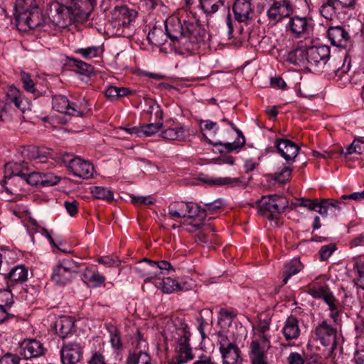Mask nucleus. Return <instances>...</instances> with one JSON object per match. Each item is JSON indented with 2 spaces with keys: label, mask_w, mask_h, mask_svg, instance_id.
<instances>
[{
  "label": "nucleus",
  "mask_w": 364,
  "mask_h": 364,
  "mask_svg": "<svg viewBox=\"0 0 364 364\" xmlns=\"http://www.w3.org/2000/svg\"><path fill=\"white\" fill-rule=\"evenodd\" d=\"M166 34L161 28H153L147 36L149 42L156 46L164 44L168 37L175 46L187 51L197 49L206 38L205 30L201 26L196 14L190 11L180 18L169 16L165 21Z\"/></svg>",
  "instance_id": "f257e3e1"
},
{
  "label": "nucleus",
  "mask_w": 364,
  "mask_h": 364,
  "mask_svg": "<svg viewBox=\"0 0 364 364\" xmlns=\"http://www.w3.org/2000/svg\"><path fill=\"white\" fill-rule=\"evenodd\" d=\"M257 203L258 213L270 220L276 218L275 215L283 213L289 205L287 199L279 195L264 196Z\"/></svg>",
  "instance_id": "f03ea898"
},
{
  "label": "nucleus",
  "mask_w": 364,
  "mask_h": 364,
  "mask_svg": "<svg viewBox=\"0 0 364 364\" xmlns=\"http://www.w3.org/2000/svg\"><path fill=\"white\" fill-rule=\"evenodd\" d=\"M173 328L176 332L170 336V339L176 340L177 345L175 348L176 354L171 358L178 363H186L193 359L192 349L188 343L190 333L186 329V325L180 328Z\"/></svg>",
  "instance_id": "7ed1b4c3"
},
{
  "label": "nucleus",
  "mask_w": 364,
  "mask_h": 364,
  "mask_svg": "<svg viewBox=\"0 0 364 364\" xmlns=\"http://www.w3.org/2000/svg\"><path fill=\"white\" fill-rule=\"evenodd\" d=\"M218 345L222 364H242L241 350L234 341L223 333H218Z\"/></svg>",
  "instance_id": "20e7f679"
},
{
  "label": "nucleus",
  "mask_w": 364,
  "mask_h": 364,
  "mask_svg": "<svg viewBox=\"0 0 364 364\" xmlns=\"http://www.w3.org/2000/svg\"><path fill=\"white\" fill-rule=\"evenodd\" d=\"M79 267V264L72 259L59 260L53 268L51 281L60 286L67 284L78 272Z\"/></svg>",
  "instance_id": "39448f33"
},
{
  "label": "nucleus",
  "mask_w": 364,
  "mask_h": 364,
  "mask_svg": "<svg viewBox=\"0 0 364 364\" xmlns=\"http://www.w3.org/2000/svg\"><path fill=\"white\" fill-rule=\"evenodd\" d=\"M11 104L22 112L30 109V105L21 97L20 90L11 86L6 94V102L0 101V122L9 119L8 109Z\"/></svg>",
  "instance_id": "423d86ee"
},
{
  "label": "nucleus",
  "mask_w": 364,
  "mask_h": 364,
  "mask_svg": "<svg viewBox=\"0 0 364 364\" xmlns=\"http://www.w3.org/2000/svg\"><path fill=\"white\" fill-rule=\"evenodd\" d=\"M62 161L75 176L83 179H89L93 176L94 166L88 161L68 154L63 156Z\"/></svg>",
  "instance_id": "0eeeda50"
},
{
  "label": "nucleus",
  "mask_w": 364,
  "mask_h": 364,
  "mask_svg": "<svg viewBox=\"0 0 364 364\" xmlns=\"http://www.w3.org/2000/svg\"><path fill=\"white\" fill-rule=\"evenodd\" d=\"M78 14L76 9L65 6L58 2L52 4L48 12V20L53 25L65 27Z\"/></svg>",
  "instance_id": "6e6552de"
},
{
  "label": "nucleus",
  "mask_w": 364,
  "mask_h": 364,
  "mask_svg": "<svg viewBox=\"0 0 364 364\" xmlns=\"http://www.w3.org/2000/svg\"><path fill=\"white\" fill-rule=\"evenodd\" d=\"M136 17V12L126 6H116L112 11L111 26L116 29L115 34L125 36L124 28H129Z\"/></svg>",
  "instance_id": "1a4fd4ad"
},
{
  "label": "nucleus",
  "mask_w": 364,
  "mask_h": 364,
  "mask_svg": "<svg viewBox=\"0 0 364 364\" xmlns=\"http://www.w3.org/2000/svg\"><path fill=\"white\" fill-rule=\"evenodd\" d=\"M330 55L328 46H312L306 50V62L316 71L319 72L325 68Z\"/></svg>",
  "instance_id": "9d476101"
},
{
  "label": "nucleus",
  "mask_w": 364,
  "mask_h": 364,
  "mask_svg": "<svg viewBox=\"0 0 364 364\" xmlns=\"http://www.w3.org/2000/svg\"><path fill=\"white\" fill-rule=\"evenodd\" d=\"M144 262L147 264H139L136 270L140 277L144 279L146 282L157 277L161 274V270H168L171 267V264L165 260L153 262L146 258Z\"/></svg>",
  "instance_id": "9b49d317"
},
{
  "label": "nucleus",
  "mask_w": 364,
  "mask_h": 364,
  "mask_svg": "<svg viewBox=\"0 0 364 364\" xmlns=\"http://www.w3.org/2000/svg\"><path fill=\"white\" fill-rule=\"evenodd\" d=\"M48 18L42 15L38 6L31 8L29 13L19 14L16 17L17 26H27L31 29H36L43 27Z\"/></svg>",
  "instance_id": "f8f14e48"
},
{
  "label": "nucleus",
  "mask_w": 364,
  "mask_h": 364,
  "mask_svg": "<svg viewBox=\"0 0 364 364\" xmlns=\"http://www.w3.org/2000/svg\"><path fill=\"white\" fill-rule=\"evenodd\" d=\"M315 336L323 346H334L336 344L337 330L327 321H322L315 328Z\"/></svg>",
  "instance_id": "ddd939ff"
},
{
  "label": "nucleus",
  "mask_w": 364,
  "mask_h": 364,
  "mask_svg": "<svg viewBox=\"0 0 364 364\" xmlns=\"http://www.w3.org/2000/svg\"><path fill=\"white\" fill-rule=\"evenodd\" d=\"M293 12V9L288 1L282 0L275 1L267 11L269 20L274 24L281 21L283 18L289 17Z\"/></svg>",
  "instance_id": "4468645a"
},
{
  "label": "nucleus",
  "mask_w": 364,
  "mask_h": 364,
  "mask_svg": "<svg viewBox=\"0 0 364 364\" xmlns=\"http://www.w3.org/2000/svg\"><path fill=\"white\" fill-rule=\"evenodd\" d=\"M53 108L57 112L75 117H82L84 111L76 105L71 103L65 96L56 95L53 97Z\"/></svg>",
  "instance_id": "2eb2a0df"
},
{
  "label": "nucleus",
  "mask_w": 364,
  "mask_h": 364,
  "mask_svg": "<svg viewBox=\"0 0 364 364\" xmlns=\"http://www.w3.org/2000/svg\"><path fill=\"white\" fill-rule=\"evenodd\" d=\"M46 350L43 345L36 339H26L20 345V353L25 359L41 357Z\"/></svg>",
  "instance_id": "dca6fc26"
},
{
  "label": "nucleus",
  "mask_w": 364,
  "mask_h": 364,
  "mask_svg": "<svg viewBox=\"0 0 364 364\" xmlns=\"http://www.w3.org/2000/svg\"><path fill=\"white\" fill-rule=\"evenodd\" d=\"M275 146L288 164L294 161L299 151V147L295 143L287 139H277Z\"/></svg>",
  "instance_id": "f3484780"
},
{
  "label": "nucleus",
  "mask_w": 364,
  "mask_h": 364,
  "mask_svg": "<svg viewBox=\"0 0 364 364\" xmlns=\"http://www.w3.org/2000/svg\"><path fill=\"white\" fill-rule=\"evenodd\" d=\"M82 348L76 343L64 344L60 350L63 364H76L82 358Z\"/></svg>",
  "instance_id": "a211bd4d"
},
{
  "label": "nucleus",
  "mask_w": 364,
  "mask_h": 364,
  "mask_svg": "<svg viewBox=\"0 0 364 364\" xmlns=\"http://www.w3.org/2000/svg\"><path fill=\"white\" fill-rule=\"evenodd\" d=\"M328 37L333 46L341 48H346L350 40L348 31L341 26H330Z\"/></svg>",
  "instance_id": "6ab92c4d"
},
{
  "label": "nucleus",
  "mask_w": 364,
  "mask_h": 364,
  "mask_svg": "<svg viewBox=\"0 0 364 364\" xmlns=\"http://www.w3.org/2000/svg\"><path fill=\"white\" fill-rule=\"evenodd\" d=\"M235 19L244 22L250 18L253 10L249 0H235L232 6Z\"/></svg>",
  "instance_id": "aec40b11"
},
{
  "label": "nucleus",
  "mask_w": 364,
  "mask_h": 364,
  "mask_svg": "<svg viewBox=\"0 0 364 364\" xmlns=\"http://www.w3.org/2000/svg\"><path fill=\"white\" fill-rule=\"evenodd\" d=\"M5 279L8 286L22 284L28 279V269L24 265H17L10 270Z\"/></svg>",
  "instance_id": "412c9836"
},
{
  "label": "nucleus",
  "mask_w": 364,
  "mask_h": 364,
  "mask_svg": "<svg viewBox=\"0 0 364 364\" xmlns=\"http://www.w3.org/2000/svg\"><path fill=\"white\" fill-rule=\"evenodd\" d=\"M267 350L260 346L257 341H252L249 353L251 364H267Z\"/></svg>",
  "instance_id": "4be33fe9"
},
{
  "label": "nucleus",
  "mask_w": 364,
  "mask_h": 364,
  "mask_svg": "<svg viewBox=\"0 0 364 364\" xmlns=\"http://www.w3.org/2000/svg\"><path fill=\"white\" fill-rule=\"evenodd\" d=\"M309 26V22L306 18L294 16L290 18L287 28H289L296 37H300L302 34L308 32Z\"/></svg>",
  "instance_id": "5701e85b"
},
{
  "label": "nucleus",
  "mask_w": 364,
  "mask_h": 364,
  "mask_svg": "<svg viewBox=\"0 0 364 364\" xmlns=\"http://www.w3.org/2000/svg\"><path fill=\"white\" fill-rule=\"evenodd\" d=\"M160 136L166 140L186 141L189 136L188 131L181 125L164 129Z\"/></svg>",
  "instance_id": "b1692460"
},
{
  "label": "nucleus",
  "mask_w": 364,
  "mask_h": 364,
  "mask_svg": "<svg viewBox=\"0 0 364 364\" xmlns=\"http://www.w3.org/2000/svg\"><path fill=\"white\" fill-rule=\"evenodd\" d=\"M282 332L287 340L297 338L300 334L297 318L293 316H289L285 321Z\"/></svg>",
  "instance_id": "393cba45"
},
{
  "label": "nucleus",
  "mask_w": 364,
  "mask_h": 364,
  "mask_svg": "<svg viewBox=\"0 0 364 364\" xmlns=\"http://www.w3.org/2000/svg\"><path fill=\"white\" fill-rule=\"evenodd\" d=\"M74 321L71 317L63 316H60L55 322L56 333L62 338H66L73 331Z\"/></svg>",
  "instance_id": "a878e982"
},
{
  "label": "nucleus",
  "mask_w": 364,
  "mask_h": 364,
  "mask_svg": "<svg viewBox=\"0 0 364 364\" xmlns=\"http://www.w3.org/2000/svg\"><path fill=\"white\" fill-rule=\"evenodd\" d=\"M321 208L318 210V213L323 216H326L328 210L336 215L345 205L344 202L335 199H321Z\"/></svg>",
  "instance_id": "bb28decb"
},
{
  "label": "nucleus",
  "mask_w": 364,
  "mask_h": 364,
  "mask_svg": "<svg viewBox=\"0 0 364 364\" xmlns=\"http://www.w3.org/2000/svg\"><path fill=\"white\" fill-rule=\"evenodd\" d=\"M82 279L85 283L92 287H98L105 281V277L93 267H87L82 273Z\"/></svg>",
  "instance_id": "cd10ccee"
},
{
  "label": "nucleus",
  "mask_w": 364,
  "mask_h": 364,
  "mask_svg": "<svg viewBox=\"0 0 364 364\" xmlns=\"http://www.w3.org/2000/svg\"><path fill=\"white\" fill-rule=\"evenodd\" d=\"M21 80L23 83L24 90L33 95L35 98L43 95L46 91L40 90L38 85L33 82L31 75L26 72H21L20 74Z\"/></svg>",
  "instance_id": "c85d7f7f"
},
{
  "label": "nucleus",
  "mask_w": 364,
  "mask_h": 364,
  "mask_svg": "<svg viewBox=\"0 0 364 364\" xmlns=\"http://www.w3.org/2000/svg\"><path fill=\"white\" fill-rule=\"evenodd\" d=\"M127 364H154L149 354L145 351L140 350L138 346L134 352L129 355L127 359Z\"/></svg>",
  "instance_id": "c756f323"
},
{
  "label": "nucleus",
  "mask_w": 364,
  "mask_h": 364,
  "mask_svg": "<svg viewBox=\"0 0 364 364\" xmlns=\"http://www.w3.org/2000/svg\"><path fill=\"white\" fill-rule=\"evenodd\" d=\"M13 304V296L10 291H0V313L2 317L0 318V322L4 321L9 316L8 310L11 308Z\"/></svg>",
  "instance_id": "7c9ffc66"
},
{
  "label": "nucleus",
  "mask_w": 364,
  "mask_h": 364,
  "mask_svg": "<svg viewBox=\"0 0 364 364\" xmlns=\"http://www.w3.org/2000/svg\"><path fill=\"white\" fill-rule=\"evenodd\" d=\"M303 269V264L300 262L299 259L294 258L286 264L284 270L283 272V280L282 284H286L293 275L296 274Z\"/></svg>",
  "instance_id": "2f4dec72"
},
{
  "label": "nucleus",
  "mask_w": 364,
  "mask_h": 364,
  "mask_svg": "<svg viewBox=\"0 0 364 364\" xmlns=\"http://www.w3.org/2000/svg\"><path fill=\"white\" fill-rule=\"evenodd\" d=\"M156 116L160 119V121L156 123H149L141 126L142 136H151L156 134L162 127V110H157Z\"/></svg>",
  "instance_id": "473e14b6"
},
{
  "label": "nucleus",
  "mask_w": 364,
  "mask_h": 364,
  "mask_svg": "<svg viewBox=\"0 0 364 364\" xmlns=\"http://www.w3.org/2000/svg\"><path fill=\"white\" fill-rule=\"evenodd\" d=\"M187 210V203L183 201H174L168 207V214L171 218H185Z\"/></svg>",
  "instance_id": "72a5a7b5"
},
{
  "label": "nucleus",
  "mask_w": 364,
  "mask_h": 364,
  "mask_svg": "<svg viewBox=\"0 0 364 364\" xmlns=\"http://www.w3.org/2000/svg\"><path fill=\"white\" fill-rule=\"evenodd\" d=\"M307 292L315 299H322L324 301L332 295L327 285L316 287L314 284L308 287Z\"/></svg>",
  "instance_id": "f704fd0d"
},
{
  "label": "nucleus",
  "mask_w": 364,
  "mask_h": 364,
  "mask_svg": "<svg viewBox=\"0 0 364 364\" xmlns=\"http://www.w3.org/2000/svg\"><path fill=\"white\" fill-rule=\"evenodd\" d=\"M286 60L294 65H301L306 61V50L296 48L288 53Z\"/></svg>",
  "instance_id": "c9c22d12"
},
{
  "label": "nucleus",
  "mask_w": 364,
  "mask_h": 364,
  "mask_svg": "<svg viewBox=\"0 0 364 364\" xmlns=\"http://www.w3.org/2000/svg\"><path fill=\"white\" fill-rule=\"evenodd\" d=\"M337 9L335 0H326L320 7V13L326 20H332Z\"/></svg>",
  "instance_id": "e433bc0d"
},
{
  "label": "nucleus",
  "mask_w": 364,
  "mask_h": 364,
  "mask_svg": "<svg viewBox=\"0 0 364 364\" xmlns=\"http://www.w3.org/2000/svg\"><path fill=\"white\" fill-rule=\"evenodd\" d=\"M27 152L28 157L36 161H42V158H48L51 155L50 150L45 147L32 146L27 149Z\"/></svg>",
  "instance_id": "4c0bfd02"
},
{
  "label": "nucleus",
  "mask_w": 364,
  "mask_h": 364,
  "mask_svg": "<svg viewBox=\"0 0 364 364\" xmlns=\"http://www.w3.org/2000/svg\"><path fill=\"white\" fill-rule=\"evenodd\" d=\"M186 212V218H198L199 220L203 221L206 217V213L203 211V209L191 202L187 203V210Z\"/></svg>",
  "instance_id": "58836bf2"
},
{
  "label": "nucleus",
  "mask_w": 364,
  "mask_h": 364,
  "mask_svg": "<svg viewBox=\"0 0 364 364\" xmlns=\"http://www.w3.org/2000/svg\"><path fill=\"white\" fill-rule=\"evenodd\" d=\"M223 5L221 0H200V6L206 14L215 13Z\"/></svg>",
  "instance_id": "ea45409f"
},
{
  "label": "nucleus",
  "mask_w": 364,
  "mask_h": 364,
  "mask_svg": "<svg viewBox=\"0 0 364 364\" xmlns=\"http://www.w3.org/2000/svg\"><path fill=\"white\" fill-rule=\"evenodd\" d=\"M161 288L162 291L166 294L172 293L174 291H181L183 289L178 281L171 277H166L163 279L161 283Z\"/></svg>",
  "instance_id": "a19ab883"
},
{
  "label": "nucleus",
  "mask_w": 364,
  "mask_h": 364,
  "mask_svg": "<svg viewBox=\"0 0 364 364\" xmlns=\"http://www.w3.org/2000/svg\"><path fill=\"white\" fill-rule=\"evenodd\" d=\"M90 192L93 196L97 199L111 200L114 198L112 191L110 189L102 186L91 187Z\"/></svg>",
  "instance_id": "79ce46f5"
},
{
  "label": "nucleus",
  "mask_w": 364,
  "mask_h": 364,
  "mask_svg": "<svg viewBox=\"0 0 364 364\" xmlns=\"http://www.w3.org/2000/svg\"><path fill=\"white\" fill-rule=\"evenodd\" d=\"M37 6L34 0H16L15 4L16 17L19 14L29 13L31 8Z\"/></svg>",
  "instance_id": "37998d69"
},
{
  "label": "nucleus",
  "mask_w": 364,
  "mask_h": 364,
  "mask_svg": "<svg viewBox=\"0 0 364 364\" xmlns=\"http://www.w3.org/2000/svg\"><path fill=\"white\" fill-rule=\"evenodd\" d=\"M205 183L211 186H224L230 185L232 183H241L240 178H230V177H218V178H210L204 180Z\"/></svg>",
  "instance_id": "c03bdc74"
},
{
  "label": "nucleus",
  "mask_w": 364,
  "mask_h": 364,
  "mask_svg": "<svg viewBox=\"0 0 364 364\" xmlns=\"http://www.w3.org/2000/svg\"><path fill=\"white\" fill-rule=\"evenodd\" d=\"M356 153L358 154H363L364 153V140L363 139H355L346 148L345 156Z\"/></svg>",
  "instance_id": "a18cd8bd"
},
{
  "label": "nucleus",
  "mask_w": 364,
  "mask_h": 364,
  "mask_svg": "<svg viewBox=\"0 0 364 364\" xmlns=\"http://www.w3.org/2000/svg\"><path fill=\"white\" fill-rule=\"evenodd\" d=\"M296 205L307 208L309 210L317 211L321 208V199L310 200L304 198L298 199Z\"/></svg>",
  "instance_id": "49530a36"
},
{
  "label": "nucleus",
  "mask_w": 364,
  "mask_h": 364,
  "mask_svg": "<svg viewBox=\"0 0 364 364\" xmlns=\"http://www.w3.org/2000/svg\"><path fill=\"white\" fill-rule=\"evenodd\" d=\"M6 173L11 171L10 176H20L23 179L27 173H24L22 171V166L21 163H8L5 166Z\"/></svg>",
  "instance_id": "de8ad7c7"
},
{
  "label": "nucleus",
  "mask_w": 364,
  "mask_h": 364,
  "mask_svg": "<svg viewBox=\"0 0 364 364\" xmlns=\"http://www.w3.org/2000/svg\"><path fill=\"white\" fill-rule=\"evenodd\" d=\"M292 168L289 166H284L281 171L274 173L273 179L279 183H284L291 176Z\"/></svg>",
  "instance_id": "09e8293b"
},
{
  "label": "nucleus",
  "mask_w": 364,
  "mask_h": 364,
  "mask_svg": "<svg viewBox=\"0 0 364 364\" xmlns=\"http://www.w3.org/2000/svg\"><path fill=\"white\" fill-rule=\"evenodd\" d=\"M100 48L97 46H90L84 48H79L76 53L85 59H91L98 56Z\"/></svg>",
  "instance_id": "8fccbe9b"
},
{
  "label": "nucleus",
  "mask_w": 364,
  "mask_h": 364,
  "mask_svg": "<svg viewBox=\"0 0 364 364\" xmlns=\"http://www.w3.org/2000/svg\"><path fill=\"white\" fill-rule=\"evenodd\" d=\"M204 206L205 208H203V211H204L207 215L208 214H212L220 210L223 207V203L221 199H218L213 202L205 203Z\"/></svg>",
  "instance_id": "3c124183"
},
{
  "label": "nucleus",
  "mask_w": 364,
  "mask_h": 364,
  "mask_svg": "<svg viewBox=\"0 0 364 364\" xmlns=\"http://www.w3.org/2000/svg\"><path fill=\"white\" fill-rule=\"evenodd\" d=\"M23 179L31 186L41 184L42 175L34 170L31 171L29 174L26 175Z\"/></svg>",
  "instance_id": "603ef678"
},
{
  "label": "nucleus",
  "mask_w": 364,
  "mask_h": 364,
  "mask_svg": "<svg viewBox=\"0 0 364 364\" xmlns=\"http://www.w3.org/2000/svg\"><path fill=\"white\" fill-rule=\"evenodd\" d=\"M60 178L53 173L42 175L41 185L43 186H52L58 183Z\"/></svg>",
  "instance_id": "864d4df0"
},
{
  "label": "nucleus",
  "mask_w": 364,
  "mask_h": 364,
  "mask_svg": "<svg viewBox=\"0 0 364 364\" xmlns=\"http://www.w3.org/2000/svg\"><path fill=\"white\" fill-rule=\"evenodd\" d=\"M74 65L76 68L80 69L82 73L86 75H90L94 72V68L92 65L77 59H73Z\"/></svg>",
  "instance_id": "5fc2aeb1"
},
{
  "label": "nucleus",
  "mask_w": 364,
  "mask_h": 364,
  "mask_svg": "<svg viewBox=\"0 0 364 364\" xmlns=\"http://www.w3.org/2000/svg\"><path fill=\"white\" fill-rule=\"evenodd\" d=\"M200 130L203 132L204 130H213L215 134L218 131V127L215 122L210 120H202L200 122ZM203 136L208 140L205 133H203Z\"/></svg>",
  "instance_id": "6e6d98bb"
},
{
  "label": "nucleus",
  "mask_w": 364,
  "mask_h": 364,
  "mask_svg": "<svg viewBox=\"0 0 364 364\" xmlns=\"http://www.w3.org/2000/svg\"><path fill=\"white\" fill-rule=\"evenodd\" d=\"M19 357L11 353H7L0 358V364H19Z\"/></svg>",
  "instance_id": "4d7b16f0"
},
{
  "label": "nucleus",
  "mask_w": 364,
  "mask_h": 364,
  "mask_svg": "<svg viewBox=\"0 0 364 364\" xmlns=\"http://www.w3.org/2000/svg\"><path fill=\"white\" fill-rule=\"evenodd\" d=\"M287 364H304V355L297 352L291 353L287 358Z\"/></svg>",
  "instance_id": "13d9d810"
},
{
  "label": "nucleus",
  "mask_w": 364,
  "mask_h": 364,
  "mask_svg": "<svg viewBox=\"0 0 364 364\" xmlns=\"http://www.w3.org/2000/svg\"><path fill=\"white\" fill-rule=\"evenodd\" d=\"M131 202L134 205H152L154 203L149 197L135 196H131Z\"/></svg>",
  "instance_id": "bf43d9fd"
},
{
  "label": "nucleus",
  "mask_w": 364,
  "mask_h": 364,
  "mask_svg": "<svg viewBox=\"0 0 364 364\" xmlns=\"http://www.w3.org/2000/svg\"><path fill=\"white\" fill-rule=\"evenodd\" d=\"M110 343L112 346L115 349H120L122 347L119 332L116 328L110 331Z\"/></svg>",
  "instance_id": "052dcab7"
},
{
  "label": "nucleus",
  "mask_w": 364,
  "mask_h": 364,
  "mask_svg": "<svg viewBox=\"0 0 364 364\" xmlns=\"http://www.w3.org/2000/svg\"><path fill=\"white\" fill-rule=\"evenodd\" d=\"M64 207L70 216H75L77 214L78 203L77 200L65 201Z\"/></svg>",
  "instance_id": "680f3d73"
},
{
  "label": "nucleus",
  "mask_w": 364,
  "mask_h": 364,
  "mask_svg": "<svg viewBox=\"0 0 364 364\" xmlns=\"http://www.w3.org/2000/svg\"><path fill=\"white\" fill-rule=\"evenodd\" d=\"M210 231H213V229L210 227V225H204V228L202 230L199 231V232L196 235L197 242L200 243L207 242V232Z\"/></svg>",
  "instance_id": "e2e57ef3"
},
{
  "label": "nucleus",
  "mask_w": 364,
  "mask_h": 364,
  "mask_svg": "<svg viewBox=\"0 0 364 364\" xmlns=\"http://www.w3.org/2000/svg\"><path fill=\"white\" fill-rule=\"evenodd\" d=\"M334 247L331 245L323 246L320 250L321 259L324 261L328 259L334 251Z\"/></svg>",
  "instance_id": "0e129e2a"
},
{
  "label": "nucleus",
  "mask_w": 364,
  "mask_h": 364,
  "mask_svg": "<svg viewBox=\"0 0 364 364\" xmlns=\"http://www.w3.org/2000/svg\"><path fill=\"white\" fill-rule=\"evenodd\" d=\"M208 141L214 145V146H218V145H222V146H224L225 147V149L228 151H232V150H235L237 149L238 147L240 146V145L238 144V143H236V142H232V143H221L220 141H211L210 139H208Z\"/></svg>",
  "instance_id": "69168bd1"
},
{
  "label": "nucleus",
  "mask_w": 364,
  "mask_h": 364,
  "mask_svg": "<svg viewBox=\"0 0 364 364\" xmlns=\"http://www.w3.org/2000/svg\"><path fill=\"white\" fill-rule=\"evenodd\" d=\"M89 364H106L104 355L97 352L94 353Z\"/></svg>",
  "instance_id": "338daca9"
},
{
  "label": "nucleus",
  "mask_w": 364,
  "mask_h": 364,
  "mask_svg": "<svg viewBox=\"0 0 364 364\" xmlns=\"http://www.w3.org/2000/svg\"><path fill=\"white\" fill-rule=\"evenodd\" d=\"M193 364H217L210 356L201 355Z\"/></svg>",
  "instance_id": "774afa93"
}]
</instances>
